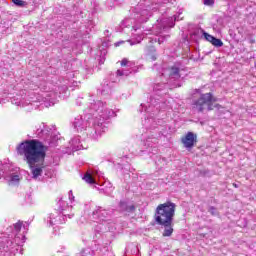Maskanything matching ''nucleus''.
<instances>
[{
  "mask_svg": "<svg viewBox=\"0 0 256 256\" xmlns=\"http://www.w3.org/2000/svg\"><path fill=\"white\" fill-rule=\"evenodd\" d=\"M25 199H26V203H32V201H31V194H27Z\"/></svg>",
  "mask_w": 256,
  "mask_h": 256,
  "instance_id": "nucleus-38",
  "label": "nucleus"
},
{
  "mask_svg": "<svg viewBox=\"0 0 256 256\" xmlns=\"http://www.w3.org/2000/svg\"><path fill=\"white\" fill-rule=\"evenodd\" d=\"M121 67H131V65H129V60H127L126 58H124L121 61Z\"/></svg>",
  "mask_w": 256,
  "mask_h": 256,
  "instance_id": "nucleus-36",
  "label": "nucleus"
},
{
  "mask_svg": "<svg viewBox=\"0 0 256 256\" xmlns=\"http://www.w3.org/2000/svg\"><path fill=\"white\" fill-rule=\"evenodd\" d=\"M183 12L179 11L178 14L174 15L173 17L169 18H162L157 20V23L153 26V31L155 35H158V38H155L154 41L158 42L159 45L161 43H165L167 39H169V29H172V27H175V21H181L183 17Z\"/></svg>",
  "mask_w": 256,
  "mask_h": 256,
  "instance_id": "nucleus-8",
  "label": "nucleus"
},
{
  "mask_svg": "<svg viewBox=\"0 0 256 256\" xmlns=\"http://www.w3.org/2000/svg\"><path fill=\"white\" fill-rule=\"evenodd\" d=\"M213 101H215V99H213V94H201L200 98L194 102V109H196L198 113H203L204 111H212Z\"/></svg>",
  "mask_w": 256,
  "mask_h": 256,
  "instance_id": "nucleus-9",
  "label": "nucleus"
},
{
  "mask_svg": "<svg viewBox=\"0 0 256 256\" xmlns=\"http://www.w3.org/2000/svg\"><path fill=\"white\" fill-rule=\"evenodd\" d=\"M17 243H14L13 240L4 237L0 238V255L3 256H15L17 249Z\"/></svg>",
  "mask_w": 256,
  "mask_h": 256,
  "instance_id": "nucleus-10",
  "label": "nucleus"
},
{
  "mask_svg": "<svg viewBox=\"0 0 256 256\" xmlns=\"http://www.w3.org/2000/svg\"><path fill=\"white\" fill-rule=\"evenodd\" d=\"M123 43H125V41H118L114 45L115 47H119L120 45H123Z\"/></svg>",
  "mask_w": 256,
  "mask_h": 256,
  "instance_id": "nucleus-39",
  "label": "nucleus"
},
{
  "mask_svg": "<svg viewBox=\"0 0 256 256\" xmlns=\"http://www.w3.org/2000/svg\"><path fill=\"white\" fill-rule=\"evenodd\" d=\"M93 250L91 248H85L81 251V256H93Z\"/></svg>",
  "mask_w": 256,
  "mask_h": 256,
  "instance_id": "nucleus-30",
  "label": "nucleus"
},
{
  "mask_svg": "<svg viewBox=\"0 0 256 256\" xmlns=\"http://www.w3.org/2000/svg\"><path fill=\"white\" fill-rule=\"evenodd\" d=\"M112 90H113V82L109 80H103L100 88L102 95H110Z\"/></svg>",
  "mask_w": 256,
  "mask_h": 256,
  "instance_id": "nucleus-15",
  "label": "nucleus"
},
{
  "mask_svg": "<svg viewBox=\"0 0 256 256\" xmlns=\"http://www.w3.org/2000/svg\"><path fill=\"white\" fill-rule=\"evenodd\" d=\"M115 2L117 3V0H115Z\"/></svg>",
  "mask_w": 256,
  "mask_h": 256,
  "instance_id": "nucleus-47",
  "label": "nucleus"
},
{
  "mask_svg": "<svg viewBox=\"0 0 256 256\" xmlns=\"http://www.w3.org/2000/svg\"><path fill=\"white\" fill-rule=\"evenodd\" d=\"M208 211L210 212V215H214L217 216L219 215V212L217 211V208L210 206V208L208 209Z\"/></svg>",
  "mask_w": 256,
  "mask_h": 256,
  "instance_id": "nucleus-34",
  "label": "nucleus"
},
{
  "mask_svg": "<svg viewBox=\"0 0 256 256\" xmlns=\"http://www.w3.org/2000/svg\"><path fill=\"white\" fill-rule=\"evenodd\" d=\"M48 147L37 139L26 140L17 146V153L18 155H24V161L30 168L32 179L43 177V173L47 176L44 163Z\"/></svg>",
  "mask_w": 256,
  "mask_h": 256,
  "instance_id": "nucleus-4",
  "label": "nucleus"
},
{
  "mask_svg": "<svg viewBox=\"0 0 256 256\" xmlns=\"http://www.w3.org/2000/svg\"><path fill=\"white\" fill-rule=\"evenodd\" d=\"M85 113L84 116L80 115L74 118L72 125L78 133L86 131V135L94 141H97L107 131V126H105L107 119L116 117L115 111L107 108L105 103L100 100H90V105Z\"/></svg>",
  "mask_w": 256,
  "mask_h": 256,
  "instance_id": "nucleus-2",
  "label": "nucleus"
},
{
  "mask_svg": "<svg viewBox=\"0 0 256 256\" xmlns=\"http://www.w3.org/2000/svg\"><path fill=\"white\" fill-rule=\"evenodd\" d=\"M11 231H13V227H7L5 228H0V233L4 234V235H10Z\"/></svg>",
  "mask_w": 256,
  "mask_h": 256,
  "instance_id": "nucleus-31",
  "label": "nucleus"
},
{
  "mask_svg": "<svg viewBox=\"0 0 256 256\" xmlns=\"http://www.w3.org/2000/svg\"><path fill=\"white\" fill-rule=\"evenodd\" d=\"M217 24L213 25V29H215L216 31H221V29H223V27H225V25H223V18H218L217 20Z\"/></svg>",
  "mask_w": 256,
  "mask_h": 256,
  "instance_id": "nucleus-25",
  "label": "nucleus"
},
{
  "mask_svg": "<svg viewBox=\"0 0 256 256\" xmlns=\"http://www.w3.org/2000/svg\"><path fill=\"white\" fill-rule=\"evenodd\" d=\"M52 159H53V161L51 162L52 165H59V162L61 161V158H60L59 156L54 155V156L52 157Z\"/></svg>",
  "mask_w": 256,
  "mask_h": 256,
  "instance_id": "nucleus-35",
  "label": "nucleus"
},
{
  "mask_svg": "<svg viewBox=\"0 0 256 256\" xmlns=\"http://www.w3.org/2000/svg\"><path fill=\"white\" fill-rule=\"evenodd\" d=\"M12 3L17 7H25V1L23 0H12Z\"/></svg>",
  "mask_w": 256,
  "mask_h": 256,
  "instance_id": "nucleus-33",
  "label": "nucleus"
},
{
  "mask_svg": "<svg viewBox=\"0 0 256 256\" xmlns=\"http://www.w3.org/2000/svg\"><path fill=\"white\" fill-rule=\"evenodd\" d=\"M181 143L184 145L185 149H193L197 143V135L193 132H188L181 138Z\"/></svg>",
  "mask_w": 256,
  "mask_h": 256,
  "instance_id": "nucleus-12",
  "label": "nucleus"
},
{
  "mask_svg": "<svg viewBox=\"0 0 256 256\" xmlns=\"http://www.w3.org/2000/svg\"><path fill=\"white\" fill-rule=\"evenodd\" d=\"M133 73V70H127V69H122V70H117L116 75L117 77H129Z\"/></svg>",
  "mask_w": 256,
  "mask_h": 256,
  "instance_id": "nucleus-22",
  "label": "nucleus"
},
{
  "mask_svg": "<svg viewBox=\"0 0 256 256\" xmlns=\"http://www.w3.org/2000/svg\"><path fill=\"white\" fill-rule=\"evenodd\" d=\"M69 193H73V191H72V190H70V191H69Z\"/></svg>",
  "mask_w": 256,
  "mask_h": 256,
  "instance_id": "nucleus-45",
  "label": "nucleus"
},
{
  "mask_svg": "<svg viewBox=\"0 0 256 256\" xmlns=\"http://www.w3.org/2000/svg\"><path fill=\"white\" fill-rule=\"evenodd\" d=\"M177 205L173 202H165L159 204L156 208L155 221L157 225H160L162 231V237H171L173 235V217H175V208Z\"/></svg>",
  "mask_w": 256,
  "mask_h": 256,
  "instance_id": "nucleus-7",
  "label": "nucleus"
},
{
  "mask_svg": "<svg viewBox=\"0 0 256 256\" xmlns=\"http://www.w3.org/2000/svg\"><path fill=\"white\" fill-rule=\"evenodd\" d=\"M83 180L88 183L89 185H95V179H93V176L91 175V173L87 172L84 176H83Z\"/></svg>",
  "mask_w": 256,
  "mask_h": 256,
  "instance_id": "nucleus-23",
  "label": "nucleus"
},
{
  "mask_svg": "<svg viewBox=\"0 0 256 256\" xmlns=\"http://www.w3.org/2000/svg\"><path fill=\"white\" fill-rule=\"evenodd\" d=\"M22 227H23V222L18 221L16 224H14L13 232L19 233V231H21Z\"/></svg>",
  "mask_w": 256,
  "mask_h": 256,
  "instance_id": "nucleus-29",
  "label": "nucleus"
},
{
  "mask_svg": "<svg viewBox=\"0 0 256 256\" xmlns=\"http://www.w3.org/2000/svg\"><path fill=\"white\" fill-rule=\"evenodd\" d=\"M33 81H35V83H37V80H33Z\"/></svg>",
  "mask_w": 256,
  "mask_h": 256,
  "instance_id": "nucleus-46",
  "label": "nucleus"
},
{
  "mask_svg": "<svg viewBox=\"0 0 256 256\" xmlns=\"http://www.w3.org/2000/svg\"><path fill=\"white\" fill-rule=\"evenodd\" d=\"M2 99H3V97H2V95L0 94V103H1Z\"/></svg>",
  "mask_w": 256,
  "mask_h": 256,
  "instance_id": "nucleus-44",
  "label": "nucleus"
},
{
  "mask_svg": "<svg viewBox=\"0 0 256 256\" xmlns=\"http://www.w3.org/2000/svg\"><path fill=\"white\" fill-rule=\"evenodd\" d=\"M47 135H49V130L45 127V124H41L36 129V137H39V139H46Z\"/></svg>",
  "mask_w": 256,
  "mask_h": 256,
  "instance_id": "nucleus-18",
  "label": "nucleus"
},
{
  "mask_svg": "<svg viewBox=\"0 0 256 256\" xmlns=\"http://www.w3.org/2000/svg\"><path fill=\"white\" fill-rule=\"evenodd\" d=\"M70 148L72 151H81L83 149V144H81V138L79 136L74 137L70 141Z\"/></svg>",
  "mask_w": 256,
  "mask_h": 256,
  "instance_id": "nucleus-17",
  "label": "nucleus"
},
{
  "mask_svg": "<svg viewBox=\"0 0 256 256\" xmlns=\"http://www.w3.org/2000/svg\"><path fill=\"white\" fill-rule=\"evenodd\" d=\"M19 181H21V177L19 174H12L9 177V185H19Z\"/></svg>",
  "mask_w": 256,
  "mask_h": 256,
  "instance_id": "nucleus-21",
  "label": "nucleus"
},
{
  "mask_svg": "<svg viewBox=\"0 0 256 256\" xmlns=\"http://www.w3.org/2000/svg\"><path fill=\"white\" fill-rule=\"evenodd\" d=\"M113 215V210L103 209V207L98 206L92 212V219L98 223H109Z\"/></svg>",
  "mask_w": 256,
  "mask_h": 256,
  "instance_id": "nucleus-11",
  "label": "nucleus"
},
{
  "mask_svg": "<svg viewBox=\"0 0 256 256\" xmlns=\"http://www.w3.org/2000/svg\"><path fill=\"white\" fill-rule=\"evenodd\" d=\"M183 76V64L175 63L172 67L163 70L161 80L166 79V82L157 83L153 86V96L150 98L148 105L141 104V108L144 109L146 117L142 120V125L146 129V134H142L144 137V153L149 155H156L157 153V139L161 137V132L157 128V122L155 113L161 111V109H167V101L163 99V95H167L169 89L177 87L175 81L181 79Z\"/></svg>",
  "mask_w": 256,
  "mask_h": 256,
  "instance_id": "nucleus-1",
  "label": "nucleus"
},
{
  "mask_svg": "<svg viewBox=\"0 0 256 256\" xmlns=\"http://www.w3.org/2000/svg\"><path fill=\"white\" fill-rule=\"evenodd\" d=\"M211 44L214 46V47H223V41L219 38H215L212 40Z\"/></svg>",
  "mask_w": 256,
  "mask_h": 256,
  "instance_id": "nucleus-27",
  "label": "nucleus"
},
{
  "mask_svg": "<svg viewBox=\"0 0 256 256\" xmlns=\"http://www.w3.org/2000/svg\"><path fill=\"white\" fill-rule=\"evenodd\" d=\"M6 171H7V165L3 164L0 161V177H3V175H5Z\"/></svg>",
  "mask_w": 256,
  "mask_h": 256,
  "instance_id": "nucleus-32",
  "label": "nucleus"
},
{
  "mask_svg": "<svg viewBox=\"0 0 256 256\" xmlns=\"http://www.w3.org/2000/svg\"><path fill=\"white\" fill-rule=\"evenodd\" d=\"M127 175H128L129 177H131V174L125 173V179H127Z\"/></svg>",
  "mask_w": 256,
  "mask_h": 256,
  "instance_id": "nucleus-43",
  "label": "nucleus"
},
{
  "mask_svg": "<svg viewBox=\"0 0 256 256\" xmlns=\"http://www.w3.org/2000/svg\"><path fill=\"white\" fill-rule=\"evenodd\" d=\"M203 36L209 43H212L213 39L215 38L213 35L205 32V30H202Z\"/></svg>",
  "mask_w": 256,
  "mask_h": 256,
  "instance_id": "nucleus-28",
  "label": "nucleus"
},
{
  "mask_svg": "<svg viewBox=\"0 0 256 256\" xmlns=\"http://www.w3.org/2000/svg\"><path fill=\"white\" fill-rule=\"evenodd\" d=\"M59 140H60L59 135H56V134H52V135L47 134L46 138H44L46 145L50 147H57L59 145Z\"/></svg>",
  "mask_w": 256,
  "mask_h": 256,
  "instance_id": "nucleus-14",
  "label": "nucleus"
},
{
  "mask_svg": "<svg viewBox=\"0 0 256 256\" xmlns=\"http://www.w3.org/2000/svg\"><path fill=\"white\" fill-rule=\"evenodd\" d=\"M75 201V196L72 193L64 194L58 202V210H54L49 213L44 221L48 227H57L63 225L68 219H73L75 213H73V206L69 205Z\"/></svg>",
  "mask_w": 256,
  "mask_h": 256,
  "instance_id": "nucleus-5",
  "label": "nucleus"
},
{
  "mask_svg": "<svg viewBox=\"0 0 256 256\" xmlns=\"http://www.w3.org/2000/svg\"><path fill=\"white\" fill-rule=\"evenodd\" d=\"M119 207L121 211H126V213H133V211H135V206L128 205L125 201H120Z\"/></svg>",
  "mask_w": 256,
  "mask_h": 256,
  "instance_id": "nucleus-20",
  "label": "nucleus"
},
{
  "mask_svg": "<svg viewBox=\"0 0 256 256\" xmlns=\"http://www.w3.org/2000/svg\"><path fill=\"white\" fill-rule=\"evenodd\" d=\"M81 99H83V98H78V99L76 100V104H77V105H81Z\"/></svg>",
  "mask_w": 256,
  "mask_h": 256,
  "instance_id": "nucleus-41",
  "label": "nucleus"
},
{
  "mask_svg": "<svg viewBox=\"0 0 256 256\" xmlns=\"http://www.w3.org/2000/svg\"><path fill=\"white\" fill-rule=\"evenodd\" d=\"M143 177L137 176V174L132 173V183L126 188V191L129 193H135L139 187H143V183L141 184Z\"/></svg>",
  "mask_w": 256,
  "mask_h": 256,
  "instance_id": "nucleus-13",
  "label": "nucleus"
},
{
  "mask_svg": "<svg viewBox=\"0 0 256 256\" xmlns=\"http://www.w3.org/2000/svg\"><path fill=\"white\" fill-rule=\"evenodd\" d=\"M97 186H95L98 191H100V193H112L113 191V184H111V182L109 181H105L103 183V185H99V184H96Z\"/></svg>",
  "mask_w": 256,
  "mask_h": 256,
  "instance_id": "nucleus-16",
  "label": "nucleus"
},
{
  "mask_svg": "<svg viewBox=\"0 0 256 256\" xmlns=\"http://www.w3.org/2000/svg\"><path fill=\"white\" fill-rule=\"evenodd\" d=\"M159 7H161L160 3L153 2L151 0H145L144 2H140L137 7L135 8L134 18H127L121 23L122 31L125 27H131L132 23V31L137 32L139 27L137 25L141 23H147L149 18L153 16L155 11H159Z\"/></svg>",
  "mask_w": 256,
  "mask_h": 256,
  "instance_id": "nucleus-6",
  "label": "nucleus"
},
{
  "mask_svg": "<svg viewBox=\"0 0 256 256\" xmlns=\"http://www.w3.org/2000/svg\"><path fill=\"white\" fill-rule=\"evenodd\" d=\"M30 89L36 91L40 89L43 91L42 94H37L35 92H30L27 95L26 90H22L20 94L11 98L12 105L17 107H28L27 111H33V109H38L39 105H45V107H53L59 99H67L69 95V86L61 85L56 86L54 90H47V82L42 81L36 85L30 84Z\"/></svg>",
  "mask_w": 256,
  "mask_h": 256,
  "instance_id": "nucleus-3",
  "label": "nucleus"
},
{
  "mask_svg": "<svg viewBox=\"0 0 256 256\" xmlns=\"http://www.w3.org/2000/svg\"><path fill=\"white\" fill-rule=\"evenodd\" d=\"M24 229H27V227H29V223L28 222H25L24 224H22Z\"/></svg>",
  "mask_w": 256,
  "mask_h": 256,
  "instance_id": "nucleus-42",
  "label": "nucleus"
},
{
  "mask_svg": "<svg viewBox=\"0 0 256 256\" xmlns=\"http://www.w3.org/2000/svg\"><path fill=\"white\" fill-rule=\"evenodd\" d=\"M213 3H215L213 0H204V5L211 6Z\"/></svg>",
  "mask_w": 256,
  "mask_h": 256,
  "instance_id": "nucleus-37",
  "label": "nucleus"
},
{
  "mask_svg": "<svg viewBox=\"0 0 256 256\" xmlns=\"http://www.w3.org/2000/svg\"><path fill=\"white\" fill-rule=\"evenodd\" d=\"M85 211H87L89 213V211H91V205L86 204L85 205Z\"/></svg>",
  "mask_w": 256,
  "mask_h": 256,
  "instance_id": "nucleus-40",
  "label": "nucleus"
},
{
  "mask_svg": "<svg viewBox=\"0 0 256 256\" xmlns=\"http://www.w3.org/2000/svg\"><path fill=\"white\" fill-rule=\"evenodd\" d=\"M137 36L136 40H128V43H130V45H137L139 43H141V41H143V34H134V36Z\"/></svg>",
  "mask_w": 256,
  "mask_h": 256,
  "instance_id": "nucleus-24",
  "label": "nucleus"
},
{
  "mask_svg": "<svg viewBox=\"0 0 256 256\" xmlns=\"http://www.w3.org/2000/svg\"><path fill=\"white\" fill-rule=\"evenodd\" d=\"M155 164L157 165V167H165V165H167V159L165 158H159L158 160L155 161Z\"/></svg>",
  "mask_w": 256,
  "mask_h": 256,
  "instance_id": "nucleus-26",
  "label": "nucleus"
},
{
  "mask_svg": "<svg viewBox=\"0 0 256 256\" xmlns=\"http://www.w3.org/2000/svg\"><path fill=\"white\" fill-rule=\"evenodd\" d=\"M146 56L152 61H157V50L153 46H147L145 48Z\"/></svg>",
  "mask_w": 256,
  "mask_h": 256,
  "instance_id": "nucleus-19",
  "label": "nucleus"
}]
</instances>
